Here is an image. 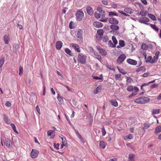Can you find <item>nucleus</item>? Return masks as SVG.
Returning a JSON list of instances; mask_svg holds the SVG:
<instances>
[{
	"mask_svg": "<svg viewBox=\"0 0 161 161\" xmlns=\"http://www.w3.org/2000/svg\"><path fill=\"white\" fill-rule=\"evenodd\" d=\"M78 62L80 63L85 64L86 62V56L81 53H79L78 55Z\"/></svg>",
	"mask_w": 161,
	"mask_h": 161,
	"instance_id": "f257e3e1",
	"label": "nucleus"
},
{
	"mask_svg": "<svg viewBox=\"0 0 161 161\" xmlns=\"http://www.w3.org/2000/svg\"><path fill=\"white\" fill-rule=\"evenodd\" d=\"M103 13H95V16L96 18L97 19H99L100 18H101L102 19H100L99 20L103 22H106L107 21L108 19H104V17L105 16V15H103V16H102L103 14Z\"/></svg>",
	"mask_w": 161,
	"mask_h": 161,
	"instance_id": "f03ea898",
	"label": "nucleus"
},
{
	"mask_svg": "<svg viewBox=\"0 0 161 161\" xmlns=\"http://www.w3.org/2000/svg\"><path fill=\"white\" fill-rule=\"evenodd\" d=\"M76 16L77 20L80 21L84 17V13L81 10H79L76 12Z\"/></svg>",
	"mask_w": 161,
	"mask_h": 161,
	"instance_id": "7ed1b4c3",
	"label": "nucleus"
},
{
	"mask_svg": "<svg viewBox=\"0 0 161 161\" xmlns=\"http://www.w3.org/2000/svg\"><path fill=\"white\" fill-rule=\"evenodd\" d=\"M126 57L125 54H121L117 58V62L118 64H120L125 59Z\"/></svg>",
	"mask_w": 161,
	"mask_h": 161,
	"instance_id": "20e7f679",
	"label": "nucleus"
},
{
	"mask_svg": "<svg viewBox=\"0 0 161 161\" xmlns=\"http://www.w3.org/2000/svg\"><path fill=\"white\" fill-rule=\"evenodd\" d=\"M97 50L99 51V53L102 55L106 56L107 54L106 51L103 49L102 48L99 46H96Z\"/></svg>",
	"mask_w": 161,
	"mask_h": 161,
	"instance_id": "39448f33",
	"label": "nucleus"
},
{
	"mask_svg": "<svg viewBox=\"0 0 161 161\" xmlns=\"http://www.w3.org/2000/svg\"><path fill=\"white\" fill-rule=\"evenodd\" d=\"M38 153L39 152L33 149L31 153V156L32 158H36L38 156Z\"/></svg>",
	"mask_w": 161,
	"mask_h": 161,
	"instance_id": "423d86ee",
	"label": "nucleus"
},
{
	"mask_svg": "<svg viewBox=\"0 0 161 161\" xmlns=\"http://www.w3.org/2000/svg\"><path fill=\"white\" fill-rule=\"evenodd\" d=\"M108 21L112 25H117L119 23V21L113 18H109Z\"/></svg>",
	"mask_w": 161,
	"mask_h": 161,
	"instance_id": "0eeeda50",
	"label": "nucleus"
},
{
	"mask_svg": "<svg viewBox=\"0 0 161 161\" xmlns=\"http://www.w3.org/2000/svg\"><path fill=\"white\" fill-rule=\"evenodd\" d=\"M71 45L72 48L74 49L76 51L78 52H80V47L78 45L75 43H72L71 44Z\"/></svg>",
	"mask_w": 161,
	"mask_h": 161,
	"instance_id": "6e6552de",
	"label": "nucleus"
},
{
	"mask_svg": "<svg viewBox=\"0 0 161 161\" xmlns=\"http://www.w3.org/2000/svg\"><path fill=\"white\" fill-rule=\"evenodd\" d=\"M126 61L128 63L133 65H136L137 63L136 61L130 58L127 59Z\"/></svg>",
	"mask_w": 161,
	"mask_h": 161,
	"instance_id": "1a4fd4ad",
	"label": "nucleus"
},
{
	"mask_svg": "<svg viewBox=\"0 0 161 161\" xmlns=\"http://www.w3.org/2000/svg\"><path fill=\"white\" fill-rule=\"evenodd\" d=\"M94 26L97 28H100L102 27L103 26V24L99 21H95L93 23Z\"/></svg>",
	"mask_w": 161,
	"mask_h": 161,
	"instance_id": "9d476101",
	"label": "nucleus"
},
{
	"mask_svg": "<svg viewBox=\"0 0 161 161\" xmlns=\"http://www.w3.org/2000/svg\"><path fill=\"white\" fill-rule=\"evenodd\" d=\"M149 20V19L146 17H144L142 18V23H143L146 25H149V24L147 23Z\"/></svg>",
	"mask_w": 161,
	"mask_h": 161,
	"instance_id": "9b49d317",
	"label": "nucleus"
},
{
	"mask_svg": "<svg viewBox=\"0 0 161 161\" xmlns=\"http://www.w3.org/2000/svg\"><path fill=\"white\" fill-rule=\"evenodd\" d=\"M150 100V98L147 97H142V104L147 103L149 102Z\"/></svg>",
	"mask_w": 161,
	"mask_h": 161,
	"instance_id": "f8f14e48",
	"label": "nucleus"
},
{
	"mask_svg": "<svg viewBox=\"0 0 161 161\" xmlns=\"http://www.w3.org/2000/svg\"><path fill=\"white\" fill-rule=\"evenodd\" d=\"M83 30L81 29L78 30L77 33V37L78 38L80 39L82 38Z\"/></svg>",
	"mask_w": 161,
	"mask_h": 161,
	"instance_id": "ddd939ff",
	"label": "nucleus"
},
{
	"mask_svg": "<svg viewBox=\"0 0 161 161\" xmlns=\"http://www.w3.org/2000/svg\"><path fill=\"white\" fill-rule=\"evenodd\" d=\"M87 13L90 15H92L93 14V11L92 8L90 7H87L86 8Z\"/></svg>",
	"mask_w": 161,
	"mask_h": 161,
	"instance_id": "4468645a",
	"label": "nucleus"
},
{
	"mask_svg": "<svg viewBox=\"0 0 161 161\" xmlns=\"http://www.w3.org/2000/svg\"><path fill=\"white\" fill-rule=\"evenodd\" d=\"M62 42L61 41H58L56 45V47L57 49H60L62 46Z\"/></svg>",
	"mask_w": 161,
	"mask_h": 161,
	"instance_id": "2eb2a0df",
	"label": "nucleus"
},
{
	"mask_svg": "<svg viewBox=\"0 0 161 161\" xmlns=\"http://www.w3.org/2000/svg\"><path fill=\"white\" fill-rule=\"evenodd\" d=\"M152 124H150L148 123L147 122H146L143 124L144 127H142V129H143L144 130L145 129H147Z\"/></svg>",
	"mask_w": 161,
	"mask_h": 161,
	"instance_id": "dca6fc26",
	"label": "nucleus"
},
{
	"mask_svg": "<svg viewBox=\"0 0 161 161\" xmlns=\"http://www.w3.org/2000/svg\"><path fill=\"white\" fill-rule=\"evenodd\" d=\"M110 29L113 31H116L119 29V27L116 25H112L110 26Z\"/></svg>",
	"mask_w": 161,
	"mask_h": 161,
	"instance_id": "f3484780",
	"label": "nucleus"
},
{
	"mask_svg": "<svg viewBox=\"0 0 161 161\" xmlns=\"http://www.w3.org/2000/svg\"><path fill=\"white\" fill-rule=\"evenodd\" d=\"M75 133H76L77 136L78 137L82 142H84V139L83 137L80 134L79 132L76 130H75Z\"/></svg>",
	"mask_w": 161,
	"mask_h": 161,
	"instance_id": "a211bd4d",
	"label": "nucleus"
},
{
	"mask_svg": "<svg viewBox=\"0 0 161 161\" xmlns=\"http://www.w3.org/2000/svg\"><path fill=\"white\" fill-rule=\"evenodd\" d=\"M75 133H76L77 136L78 137L82 142H84V139L83 137L80 134L79 132L76 130H75Z\"/></svg>",
	"mask_w": 161,
	"mask_h": 161,
	"instance_id": "6ab92c4d",
	"label": "nucleus"
},
{
	"mask_svg": "<svg viewBox=\"0 0 161 161\" xmlns=\"http://www.w3.org/2000/svg\"><path fill=\"white\" fill-rule=\"evenodd\" d=\"M5 145L8 148H10L11 147V142L9 139H5Z\"/></svg>",
	"mask_w": 161,
	"mask_h": 161,
	"instance_id": "aec40b11",
	"label": "nucleus"
},
{
	"mask_svg": "<svg viewBox=\"0 0 161 161\" xmlns=\"http://www.w3.org/2000/svg\"><path fill=\"white\" fill-rule=\"evenodd\" d=\"M135 155L132 153H130L128 156V161H134Z\"/></svg>",
	"mask_w": 161,
	"mask_h": 161,
	"instance_id": "412c9836",
	"label": "nucleus"
},
{
	"mask_svg": "<svg viewBox=\"0 0 161 161\" xmlns=\"http://www.w3.org/2000/svg\"><path fill=\"white\" fill-rule=\"evenodd\" d=\"M4 41L6 44H8L9 40V36L6 35H5L3 36Z\"/></svg>",
	"mask_w": 161,
	"mask_h": 161,
	"instance_id": "4be33fe9",
	"label": "nucleus"
},
{
	"mask_svg": "<svg viewBox=\"0 0 161 161\" xmlns=\"http://www.w3.org/2000/svg\"><path fill=\"white\" fill-rule=\"evenodd\" d=\"M110 102L111 103L112 105L113 106L115 107H116L118 106V103L115 99L112 100L110 101Z\"/></svg>",
	"mask_w": 161,
	"mask_h": 161,
	"instance_id": "5701e85b",
	"label": "nucleus"
},
{
	"mask_svg": "<svg viewBox=\"0 0 161 161\" xmlns=\"http://www.w3.org/2000/svg\"><path fill=\"white\" fill-rule=\"evenodd\" d=\"M161 132V125L157 126L155 129L154 132L155 134Z\"/></svg>",
	"mask_w": 161,
	"mask_h": 161,
	"instance_id": "b1692460",
	"label": "nucleus"
},
{
	"mask_svg": "<svg viewBox=\"0 0 161 161\" xmlns=\"http://www.w3.org/2000/svg\"><path fill=\"white\" fill-rule=\"evenodd\" d=\"M151 27V28L155 31H158L159 30V28L158 27H157L155 25V24H149V25Z\"/></svg>",
	"mask_w": 161,
	"mask_h": 161,
	"instance_id": "393cba45",
	"label": "nucleus"
},
{
	"mask_svg": "<svg viewBox=\"0 0 161 161\" xmlns=\"http://www.w3.org/2000/svg\"><path fill=\"white\" fill-rule=\"evenodd\" d=\"M133 138L132 135V134H129L125 136L124 137V139L125 140H131Z\"/></svg>",
	"mask_w": 161,
	"mask_h": 161,
	"instance_id": "a878e982",
	"label": "nucleus"
},
{
	"mask_svg": "<svg viewBox=\"0 0 161 161\" xmlns=\"http://www.w3.org/2000/svg\"><path fill=\"white\" fill-rule=\"evenodd\" d=\"M152 20L154 21H155L156 20V18L155 16L151 14H148L147 15Z\"/></svg>",
	"mask_w": 161,
	"mask_h": 161,
	"instance_id": "bb28decb",
	"label": "nucleus"
},
{
	"mask_svg": "<svg viewBox=\"0 0 161 161\" xmlns=\"http://www.w3.org/2000/svg\"><path fill=\"white\" fill-rule=\"evenodd\" d=\"M63 97L60 96L59 94H58L57 98L61 104L63 103L64 102Z\"/></svg>",
	"mask_w": 161,
	"mask_h": 161,
	"instance_id": "cd10ccee",
	"label": "nucleus"
},
{
	"mask_svg": "<svg viewBox=\"0 0 161 161\" xmlns=\"http://www.w3.org/2000/svg\"><path fill=\"white\" fill-rule=\"evenodd\" d=\"M97 11L99 13H102L103 14L102 16H103L104 15H105V13L104 11L100 7H98L97 8Z\"/></svg>",
	"mask_w": 161,
	"mask_h": 161,
	"instance_id": "c85d7f7f",
	"label": "nucleus"
},
{
	"mask_svg": "<svg viewBox=\"0 0 161 161\" xmlns=\"http://www.w3.org/2000/svg\"><path fill=\"white\" fill-rule=\"evenodd\" d=\"M3 119L6 123L8 124L10 123V120L8 119V116L5 114L3 115Z\"/></svg>",
	"mask_w": 161,
	"mask_h": 161,
	"instance_id": "c756f323",
	"label": "nucleus"
},
{
	"mask_svg": "<svg viewBox=\"0 0 161 161\" xmlns=\"http://www.w3.org/2000/svg\"><path fill=\"white\" fill-rule=\"evenodd\" d=\"M99 146L102 148H104L106 147V144L103 141H101L99 143Z\"/></svg>",
	"mask_w": 161,
	"mask_h": 161,
	"instance_id": "7c9ffc66",
	"label": "nucleus"
},
{
	"mask_svg": "<svg viewBox=\"0 0 161 161\" xmlns=\"http://www.w3.org/2000/svg\"><path fill=\"white\" fill-rule=\"evenodd\" d=\"M148 48V46L146 43H143L142 44V49L144 50H147Z\"/></svg>",
	"mask_w": 161,
	"mask_h": 161,
	"instance_id": "2f4dec72",
	"label": "nucleus"
},
{
	"mask_svg": "<svg viewBox=\"0 0 161 161\" xmlns=\"http://www.w3.org/2000/svg\"><path fill=\"white\" fill-rule=\"evenodd\" d=\"M75 23L73 21H71L69 24V28L70 29H73L75 28Z\"/></svg>",
	"mask_w": 161,
	"mask_h": 161,
	"instance_id": "473e14b6",
	"label": "nucleus"
},
{
	"mask_svg": "<svg viewBox=\"0 0 161 161\" xmlns=\"http://www.w3.org/2000/svg\"><path fill=\"white\" fill-rule=\"evenodd\" d=\"M97 33L99 35L102 36L104 34V31L103 29H99L97 31Z\"/></svg>",
	"mask_w": 161,
	"mask_h": 161,
	"instance_id": "72a5a7b5",
	"label": "nucleus"
},
{
	"mask_svg": "<svg viewBox=\"0 0 161 161\" xmlns=\"http://www.w3.org/2000/svg\"><path fill=\"white\" fill-rule=\"evenodd\" d=\"M106 66L108 68L111 70H114V68L113 65H109L108 64H106Z\"/></svg>",
	"mask_w": 161,
	"mask_h": 161,
	"instance_id": "f704fd0d",
	"label": "nucleus"
},
{
	"mask_svg": "<svg viewBox=\"0 0 161 161\" xmlns=\"http://www.w3.org/2000/svg\"><path fill=\"white\" fill-rule=\"evenodd\" d=\"M10 125L11 126L12 128L13 129L14 131L16 133H18V131H17L16 129V126L13 123H11L10 124Z\"/></svg>",
	"mask_w": 161,
	"mask_h": 161,
	"instance_id": "c9c22d12",
	"label": "nucleus"
},
{
	"mask_svg": "<svg viewBox=\"0 0 161 161\" xmlns=\"http://www.w3.org/2000/svg\"><path fill=\"white\" fill-rule=\"evenodd\" d=\"M153 59L152 57L151 56H149L147 58H146L145 60V61L146 63H150L152 61V60Z\"/></svg>",
	"mask_w": 161,
	"mask_h": 161,
	"instance_id": "e433bc0d",
	"label": "nucleus"
},
{
	"mask_svg": "<svg viewBox=\"0 0 161 161\" xmlns=\"http://www.w3.org/2000/svg\"><path fill=\"white\" fill-rule=\"evenodd\" d=\"M108 45L109 47H115V45L112 43V42L110 40L108 41Z\"/></svg>",
	"mask_w": 161,
	"mask_h": 161,
	"instance_id": "4c0bfd02",
	"label": "nucleus"
},
{
	"mask_svg": "<svg viewBox=\"0 0 161 161\" xmlns=\"http://www.w3.org/2000/svg\"><path fill=\"white\" fill-rule=\"evenodd\" d=\"M112 39L114 44L115 45V46H116V45L118 43V41L117 40L115 37L113 36H112Z\"/></svg>",
	"mask_w": 161,
	"mask_h": 161,
	"instance_id": "58836bf2",
	"label": "nucleus"
},
{
	"mask_svg": "<svg viewBox=\"0 0 161 161\" xmlns=\"http://www.w3.org/2000/svg\"><path fill=\"white\" fill-rule=\"evenodd\" d=\"M124 11L126 13H129V14H130L132 13V9H130V8H124Z\"/></svg>",
	"mask_w": 161,
	"mask_h": 161,
	"instance_id": "ea45409f",
	"label": "nucleus"
},
{
	"mask_svg": "<svg viewBox=\"0 0 161 161\" xmlns=\"http://www.w3.org/2000/svg\"><path fill=\"white\" fill-rule=\"evenodd\" d=\"M160 111L159 109H153V110L152 114H158L159 113Z\"/></svg>",
	"mask_w": 161,
	"mask_h": 161,
	"instance_id": "a19ab883",
	"label": "nucleus"
},
{
	"mask_svg": "<svg viewBox=\"0 0 161 161\" xmlns=\"http://www.w3.org/2000/svg\"><path fill=\"white\" fill-rule=\"evenodd\" d=\"M5 59L4 58H2L0 60V68H1L4 62Z\"/></svg>",
	"mask_w": 161,
	"mask_h": 161,
	"instance_id": "79ce46f5",
	"label": "nucleus"
},
{
	"mask_svg": "<svg viewBox=\"0 0 161 161\" xmlns=\"http://www.w3.org/2000/svg\"><path fill=\"white\" fill-rule=\"evenodd\" d=\"M119 44L121 47H124L125 46L124 42L122 40H120L119 41Z\"/></svg>",
	"mask_w": 161,
	"mask_h": 161,
	"instance_id": "37998d69",
	"label": "nucleus"
},
{
	"mask_svg": "<svg viewBox=\"0 0 161 161\" xmlns=\"http://www.w3.org/2000/svg\"><path fill=\"white\" fill-rule=\"evenodd\" d=\"M65 52L66 53L71 56V51L69 48H65Z\"/></svg>",
	"mask_w": 161,
	"mask_h": 161,
	"instance_id": "c03bdc74",
	"label": "nucleus"
},
{
	"mask_svg": "<svg viewBox=\"0 0 161 161\" xmlns=\"http://www.w3.org/2000/svg\"><path fill=\"white\" fill-rule=\"evenodd\" d=\"M109 16H117L118 14L117 13H115L113 12H109Z\"/></svg>",
	"mask_w": 161,
	"mask_h": 161,
	"instance_id": "a18cd8bd",
	"label": "nucleus"
},
{
	"mask_svg": "<svg viewBox=\"0 0 161 161\" xmlns=\"http://www.w3.org/2000/svg\"><path fill=\"white\" fill-rule=\"evenodd\" d=\"M62 140V144L65 146L67 144L66 139L65 137L61 138Z\"/></svg>",
	"mask_w": 161,
	"mask_h": 161,
	"instance_id": "49530a36",
	"label": "nucleus"
},
{
	"mask_svg": "<svg viewBox=\"0 0 161 161\" xmlns=\"http://www.w3.org/2000/svg\"><path fill=\"white\" fill-rule=\"evenodd\" d=\"M133 90L134 88L132 86H129L127 88V90L128 91H132Z\"/></svg>",
	"mask_w": 161,
	"mask_h": 161,
	"instance_id": "de8ad7c7",
	"label": "nucleus"
},
{
	"mask_svg": "<svg viewBox=\"0 0 161 161\" xmlns=\"http://www.w3.org/2000/svg\"><path fill=\"white\" fill-rule=\"evenodd\" d=\"M158 86V84H153L152 85L150 86V88L151 89H154L157 87Z\"/></svg>",
	"mask_w": 161,
	"mask_h": 161,
	"instance_id": "09e8293b",
	"label": "nucleus"
},
{
	"mask_svg": "<svg viewBox=\"0 0 161 161\" xmlns=\"http://www.w3.org/2000/svg\"><path fill=\"white\" fill-rule=\"evenodd\" d=\"M102 135L103 136H104L105 135L106 133V131L105 130V128L104 127H103L102 128Z\"/></svg>",
	"mask_w": 161,
	"mask_h": 161,
	"instance_id": "8fccbe9b",
	"label": "nucleus"
},
{
	"mask_svg": "<svg viewBox=\"0 0 161 161\" xmlns=\"http://www.w3.org/2000/svg\"><path fill=\"white\" fill-rule=\"evenodd\" d=\"M103 42H106L108 40V37L107 36H105L103 37Z\"/></svg>",
	"mask_w": 161,
	"mask_h": 161,
	"instance_id": "3c124183",
	"label": "nucleus"
},
{
	"mask_svg": "<svg viewBox=\"0 0 161 161\" xmlns=\"http://www.w3.org/2000/svg\"><path fill=\"white\" fill-rule=\"evenodd\" d=\"M94 55L96 57V58L98 60H99L100 61L101 60L102 58L101 56L100 55L96 54H94Z\"/></svg>",
	"mask_w": 161,
	"mask_h": 161,
	"instance_id": "603ef678",
	"label": "nucleus"
},
{
	"mask_svg": "<svg viewBox=\"0 0 161 161\" xmlns=\"http://www.w3.org/2000/svg\"><path fill=\"white\" fill-rule=\"evenodd\" d=\"M134 102L137 103H140L141 102V98L140 97L136 99Z\"/></svg>",
	"mask_w": 161,
	"mask_h": 161,
	"instance_id": "864d4df0",
	"label": "nucleus"
},
{
	"mask_svg": "<svg viewBox=\"0 0 161 161\" xmlns=\"http://www.w3.org/2000/svg\"><path fill=\"white\" fill-rule=\"evenodd\" d=\"M156 57L155 56H154L153 57V59L152 60V61L150 62V63L152 64H153L154 63H156Z\"/></svg>",
	"mask_w": 161,
	"mask_h": 161,
	"instance_id": "5fc2aeb1",
	"label": "nucleus"
},
{
	"mask_svg": "<svg viewBox=\"0 0 161 161\" xmlns=\"http://www.w3.org/2000/svg\"><path fill=\"white\" fill-rule=\"evenodd\" d=\"M23 72V67L21 66L19 67V75H20L21 74H22Z\"/></svg>",
	"mask_w": 161,
	"mask_h": 161,
	"instance_id": "6e6d98bb",
	"label": "nucleus"
},
{
	"mask_svg": "<svg viewBox=\"0 0 161 161\" xmlns=\"http://www.w3.org/2000/svg\"><path fill=\"white\" fill-rule=\"evenodd\" d=\"M5 105L7 107H10L11 105V104L9 102L7 101L5 103Z\"/></svg>",
	"mask_w": 161,
	"mask_h": 161,
	"instance_id": "4d7b16f0",
	"label": "nucleus"
},
{
	"mask_svg": "<svg viewBox=\"0 0 161 161\" xmlns=\"http://www.w3.org/2000/svg\"><path fill=\"white\" fill-rule=\"evenodd\" d=\"M53 132V131L52 130H49L47 132L48 135V136H51Z\"/></svg>",
	"mask_w": 161,
	"mask_h": 161,
	"instance_id": "13d9d810",
	"label": "nucleus"
},
{
	"mask_svg": "<svg viewBox=\"0 0 161 161\" xmlns=\"http://www.w3.org/2000/svg\"><path fill=\"white\" fill-rule=\"evenodd\" d=\"M148 13L147 11L144 12L142 10V16H145Z\"/></svg>",
	"mask_w": 161,
	"mask_h": 161,
	"instance_id": "bf43d9fd",
	"label": "nucleus"
},
{
	"mask_svg": "<svg viewBox=\"0 0 161 161\" xmlns=\"http://www.w3.org/2000/svg\"><path fill=\"white\" fill-rule=\"evenodd\" d=\"M36 109L37 112L39 114H40L41 113L40 112V109L38 105L36 106Z\"/></svg>",
	"mask_w": 161,
	"mask_h": 161,
	"instance_id": "052dcab7",
	"label": "nucleus"
},
{
	"mask_svg": "<svg viewBox=\"0 0 161 161\" xmlns=\"http://www.w3.org/2000/svg\"><path fill=\"white\" fill-rule=\"evenodd\" d=\"M149 75H150L149 73H146L143 74L142 76L143 77H146L148 76Z\"/></svg>",
	"mask_w": 161,
	"mask_h": 161,
	"instance_id": "680f3d73",
	"label": "nucleus"
},
{
	"mask_svg": "<svg viewBox=\"0 0 161 161\" xmlns=\"http://www.w3.org/2000/svg\"><path fill=\"white\" fill-rule=\"evenodd\" d=\"M102 2L103 4L105 5L108 4V1L107 0H102Z\"/></svg>",
	"mask_w": 161,
	"mask_h": 161,
	"instance_id": "e2e57ef3",
	"label": "nucleus"
},
{
	"mask_svg": "<svg viewBox=\"0 0 161 161\" xmlns=\"http://www.w3.org/2000/svg\"><path fill=\"white\" fill-rule=\"evenodd\" d=\"M53 146L55 148L58 149V147L59 146V143H57V144H54Z\"/></svg>",
	"mask_w": 161,
	"mask_h": 161,
	"instance_id": "0e129e2a",
	"label": "nucleus"
},
{
	"mask_svg": "<svg viewBox=\"0 0 161 161\" xmlns=\"http://www.w3.org/2000/svg\"><path fill=\"white\" fill-rule=\"evenodd\" d=\"M92 77H93V78L94 79L96 80H100L101 79V78L100 77L97 76H92Z\"/></svg>",
	"mask_w": 161,
	"mask_h": 161,
	"instance_id": "69168bd1",
	"label": "nucleus"
},
{
	"mask_svg": "<svg viewBox=\"0 0 161 161\" xmlns=\"http://www.w3.org/2000/svg\"><path fill=\"white\" fill-rule=\"evenodd\" d=\"M142 54H143V55L145 59V60L146 58V57H147V54H146V52L145 51H143L142 53Z\"/></svg>",
	"mask_w": 161,
	"mask_h": 161,
	"instance_id": "338daca9",
	"label": "nucleus"
},
{
	"mask_svg": "<svg viewBox=\"0 0 161 161\" xmlns=\"http://www.w3.org/2000/svg\"><path fill=\"white\" fill-rule=\"evenodd\" d=\"M117 159L116 158H114L112 159H111L108 161H117Z\"/></svg>",
	"mask_w": 161,
	"mask_h": 161,
	"instance_id": "774afa93",
	"label": "nucleus"
}]
</instances>
